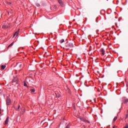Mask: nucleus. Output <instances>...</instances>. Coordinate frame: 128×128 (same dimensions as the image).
<instances>
[{
  "label": "nucleus",
  "instance_id": "nucleus-10",
  "mask_svg": "<svg viewBox=\"0 0 128 128\" xmlns=\"http://www.w3.org/2000/svg\"><path fill=\"white\" fill-rule=\"evenodd\" d=\"M8 118H9L7 117V118L5 121L4 124H8Z\"/></svg>",
  "mask_w": 128,
  "mask_h": 128
},
{
  "label": "nucleus",
  "instance_id": "nucleus-3",
  "mask_svg": "<svg viewBox=\"0 0 128 128\" xmlns=\"http://www.w3.org/2000/svg\"><path fill=\"white\" fill-rule=\"evenodd\" d=\"M10 98L8 97L6 98V104H7V106H8L9 104H10Z\"/></svg>",
  "mask_w": 128,
  "mask_h": 128
},
{
  "label": "nucleus",
  "instance_id": "nucleus-8",
  "mask_svg": "<svg viewBox=\"0 0 128 128\" xmlns=\"http://www.w3.org/2000/svg\"><path fill=\"white\" fill-rule=\"evenodd\" d=\"M16 66H18V68H22V64L20 63H18Z\"/></svg>",
  "mask_w": 128,
  "mask_h": 128
},
{
  "label": "nucleus",
  "instance_id": "nucleus-2",
  "mask_svg": "<svg viewBox=\"0 0 128 128\" xmlns=\"http://www.w3.org/2000/svg\"><path fill=\"white\" fill-rule=\"evenodd\" d=\"M80 120H82V122H88V124H90V121L86 120L84 118L82 117V116H80L79 117Z\"/></svg>",
  "mask_w": 128,
  "mask_h": 128
},
{
  "label": "nucleus",
  "instance_id": "nucleus-23",
  "mask_svg": "<svg viewBox=\"0 0 128 128\" xmlns=\"http://www.w3.org/2000/svg\"><path fill=\"white\" fill-rule=\"evenodd\" d=\"M66 128H68V126H67Z\"/></svg>",
  "mask_w": 128,
  "mask_h": 128
},
{
  "label": "nucleus",
  "instance_id": "nucleus-7",
  "mask_svg": "<svg viewBox=\"0 0 128 128\" xmlns=\"http://www.w3.org/2000/svg\"><path fill=\"white\" fill-rule=\"evenodd\" d=\"M14 42H12V44H10L8 46V48H12V46H14Z\"/></svg>",
  "mask_w": 128,
  "mask_h": 128
},
{
  "label": "nucleus",
  "instance_id": "nucleus-11",
  "mask_svg": "<svg viewBox=\"0 0 128 128\" xmlns=\"http://www.w3.org/2000/svg\"><path fill=\"white\" fill-rule=\"evenodd\" d=\"M101 52H102V54L103 56H104V48L101 49Z\"/></svg>",
  "mask_w": 128,
  "mask_h": 128
},
{
  "label": "nucleus",
  "instance_id": "nucleus-19",
  "mask_svg": "<svg viewBox=\"0 0 128 128\" xmlns=\"http://www.w3.org/2000/svg\"><path fill=\"white\" fill-rule=\"evenodd\" d=\"M24 86H28V84H26V82H24Z\"/></svg>",
  "mask_w": 128,
  "mask_h": 128
},
{
  "label": "nucleus",
  "instance_id": "nucleus-20",
  "mask_svg": "<svg viewBox=\"0 0 128 128\" xmlns=\"http://www.w3.org/2000/svg\"><path fill=\"white\" fill-rule=\"evenodd\" d=\"M124 128H128V124H126V126L124 127Z\"/></svg>",
  "mask_w": 128,
  "mask_h": 128
},
{
  "label": "nucleus",
  "instance_id": "nucleus-16",
  "mask_svg": "<svg viewBox=\"0 0 128 128\" xmlns=\"http://www.w3.org/2000/svg\"><path fill=\"white\" fill-rule=\"evenodd\" d=\"M64 42V39H62L60 40V44H62V42Z\"/></svg>",
  "mask_w": 128,
  "mask_h": 128
},
{
  "label": "nucleus",
  "instance_id": "nucleus-25",
  "mask_svg": "<svg viewBox=\"0 0 128 128\" xmlns=\"http://www.w3.org/2000/svg\"><path fill=\"white\" fill-rule=\"evenodd\" d=\"M24 111L26 112V109L25 108L24 109Z\"/></svg>",
  "mask_w": 128,
  "mask_h": 128
},
{
  "label": "nucleus",
  "instance_id": "nucleus-22",
  "mask_svg": "<svg viewBox=\"0 0 128 128\" xmlns=\"http://www.w3.org/2000/svg\"><path fill=\"white\" fill-rule=\"evenodd\" d=\"M20 106L18 105V110H20Z\"/></svg>",
  "mask_w": 128,
  "mask_h": 128
},
{
  "label": "nucleus",
  "instance_id": "nucleus-27",
  "mask_svg": "<svg viewBox=\"0 0 128 128\" xmlns=\"http://www.w3.org/2000/svg\"><path fill=\"white\" fill-rule=\"evenodd\" d=\"M1 110H2V109H0V112H1Z\"/></svg>",
  "mask_w": 128,
  "mask_h": 128
},
{
  "label": "nucleus",
  "instance_id": "nucleus-26",
  "mask_svg": "<svg viewBox=\"0 0 128 128\" xmlns=\"http://www.w3.org/2000/svg\"><path fill=\"white\" fill-rule=\"evenodd\" d=\"M96 22H98V21L96 20Z\"/></svg>",
  "mask_w": 128,
  "mask_h": 128
},
{
  "label": "nucleus",
  "instance_id": "nucleus-21",
  "mask_svg": "<svg viewBox=\"0 0 128 128\" xmlns=\"http://www.w3.org/2000/svg\"><path fill=\"white\" fill-rule=\"evenodd\" d=\"M7 4H8L9 6H10V4H12V2H8Z\"/></svg>",
  "mask_w": 128,
  "mask_h": 128
},
{
  "label": "nucleus",
  "instance_id": "nucleus-14",
  "mask_svg": "<svg viewBox=\"0 0 128 128\" xmlns=\"http://www.w3.org/2000/svg\"><path fill=\"white\" fill-rule=\"evenodd\" d=\"M1 68L2 70H4V68H6V66L4 65L1 66Z\"/></svg>",
  "mask_w": 128,
  "mask_h": 128
},
{
  "label": "nucleus",
  "instance_id": "nucleus-17",
  "mask_svg": "<svg viewBox=\"0 0 128 128\" xmlns=\"http://www.w3.org/2000/svg\"><path fill=\"white\" fill-rule=\"evenodd\" d=\"M36 92V90H34V89H31V92Z\"/></svg>",
  "mask_w": 128,
  "mask_h": 128
},
{
  "label": "nucleus",
  "instance_id": "nucleus-29",
  "mask_svg": "<svg viewBox=\"0 0 128 128\" xmlns=\"http://www.w3.org/2000/svg\"><path fill=\"white\" fill-rule=\"evenodd\" d=\"M8 14H10V12H8Z\"/></svg>",
  "mask_w": 128,
  "mask_h": 128
},
{
  "label": "nucleus",
  "instance_id": "nucleus-12",
  "mask_svg": "<svg viewBox=\"0 0 128 128\" xmlns=\"http://www.w3.org/2000/svg\"><path fill=\"white\" fill-rule=\"evenodd\" d=\"M56 98H60V94L58 93H56Z\"/></svg>",
  "mask_w": 128,
  "mask_h": 128
},
{
  "label": "nucleus",
  "instance_id": "nucleus-1",
  "mask_svg": "<svg viewBox=\"0 0 128 128\" xmlns=\"http://www.w3.org/2000/svg\"><path fill=\"white\" fill-rule=\"evenodd\" d=\"M72 46L73 44L72 43H70V44L66 43V47L67 48L66 50H70V48H72Z\"/></svg>",
  "mask_w": 128,
  "mask_h": 128
},
{
  "label": "nucleus",
  "instance_id": "nucleus-4",
  "mask_svg": "<svg viewBox=\"0 0 128 128\" xmlns=\"http://www.w3.org/2000/svg\"><path fill=\"white\" fill-rule=\"evenodd\" d=\"M58 2L61 6H64V2L62 0H58Z\"/></svg>",
  "mask_w": 128,
  "mask_h": 128
},
{
  "label": "nucleus",
  "instance_id": "nucleus-5",
  "mask_svg": "<svg viewBox=\"0 0 128 128\" xmlns=\"http://www.w3.org/2000/svg\"><path fill=\"white\" fill-rule=\"evenodd\" d=\"M2 28H8V26H7L6 24H4L2 26Z\"/></svg>",
  "mask_w": 128,
  "mask_h": 128
},
{
  "label": "nucleus",
  "instance_id": "nucleus-13",
  "mask_svg": "<svg viewBox=\"0 0 128 128\" xmlns=\"http://www.w3.org/2000/svg\"><path fill=\"white\" fill-rule=\"evenodd\" d=\"M124 104H128V99H125L124 100Z\"/></svg>",
  "mask_w": 128,
  "mask_h": 128
},
{
  "label": "nucleus",
  "instance_id": "nucleus-9",
  "mask_svg": "<svg viewBox=\"0 0 128 128\" xmlns=\"http://www.w3.org/2000/svg\"><path fill=\"white\" fill-rule=\"evenodd\" d=\"M18 78H14L12 80V82H16V84H18Z\"/></svg>",
  "mask_w": 128,
  "mask_h": 128
},
{
  "label": "nucleus",
  "instance_id": "nucleus-30",
  "mask_svg": "<svg viewBox=\"0 0 128 128\" xmlns=\"http://www.w3.org/2000/svg\"><path fill=\"white\" fill-rule=\"evenodd\" d=\"M127 114H128V110H127Z\"/></svg>",
  "mask_w": 128,
  "mask_h": 128
},
{
  "label": "nucleus",
  "instance_id": "nucleus-28",
  "mask_svg": "<svg viewBox=\"0 0 128 128\" xmlns=\"http://www.w3.org/2000/svg\"><path fill=\"white\" fill-rule=\"evenodd\" d=\"M88 54H91V53H88Z\"/></svg>",
  "mask_w": 128,
  "mask_h": 128
},
{
  "label": "nucleus",
  "instance_id": "nucleus-6",
  "mask_svg": "<svg viewBox=\"0 0 128 128\" xmlns=\"http://www.w3.org/2000/svg\"><path fill=\"white\" fill-rule=\"evenodd\" d=\"M20 32V29H18V30L16 31V32H15V34H14V36H18V32Z\"/></svg>",
  "mask_w": 128,
  "mask_h": 128
},
{
  "label": "nucleus",
  "instance_id": "nucleus-15",
  "mask_svg": "<svg viewBox=\"0 0 128 128\" xmlns=\"http://www.w3.org/2000/svg\"><path fill=\"white\" fill-rule=\"evenodd\" d=\"M116 120H118V117L117 116L114 117V118L113 120V122H116Z\"/></svg>",
  "mask_w": 128,
  "mask_h": 128
},
{
  "label": "nucleus",
  "instance_id": "nucleus-18",
  "mask_svg": "<svg viewBox=\"0 0 128 128\" xmlns=\"http://www.w3.org/2000/svg\"><path fill=\"white\" fill-rule=\"evenodd\" d=\"M36 6H38V7L40 6V4H38V3H36Z\"/></svg>",
  "mask_w": 128,
  "mask_h": 128
},
{
  "label": "nucleus",
  "instance_id": "nucleus-24",
  "mask_svg": "<svg viewBox=\"0 0 128 128\" xmlns=\"http://www.w3.org/2000/svg\"><path fill=\"white\" fill-rule=\"evenodd\" d=\"M128 114H127L126 115V118H128Z\"/></svg>",
  "mask_w": 128,
  "mask_h": 128
}]
</instances>
